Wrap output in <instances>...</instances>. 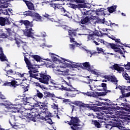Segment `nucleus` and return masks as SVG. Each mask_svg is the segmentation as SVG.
Returning a JSON list of instances; mask_svg holds the SVG:
<instances>
[{
    "mask_svg": "<svg viewBox=\"0 0 130 130\" xmlns=\"http://www.w3.org/2000/svg\"><path fill=\"white\" fill-rule=\"evenodd\" d=\"M90 18L92 20H95V19H96V17L91 16Z\"/></svg>",
    "mask_w": 130,
    "mask_h": 130,
    "instance_id": "bf43d9fd",
    "label": "nucleus"
},
{
    "mask_svg": "<svg viewBox=\"0 0 130 130\" xmlns=\"http://www.w3.org/2000/svg\"><path fill=\"white\" fill-rule=\"evenodd\" d=\"M96 50L98 52V53H103L106 55V54H110L109 53H104V50L102 48H97Z\"/></svg>",
    "mask_w": 130,
    "mask_h": 130,
    "instance_id": "c85d7f7f",
    "label": "nucleus"
},
{
    "mask_svg": "<svg viewBox=\"0 0 130 130\" xmlns=\"http://www.w3.org/2000/svg\"><path fill=\"white\" fill-rule=\"evenodd\" d=\"M93 12H94L98 16L105 15V13H104V8L98 9L96 10H93Z\"/></svg>",
    "mask_w": 130,
    "mask_h": 130,
    "instance_id": "6ab92c4d",
    "label": "nucleus"
},
{
    "mask_svg": "<svg viewBox=\"0 0 130 130\" xmlns=\"http://www.w3.org/2000/svg\"><path fill=\"white\" fill-rule=\"evenodd\" d=\"M0 25L5 26L6 25V19L4 18L0 17Z\"/></svg>",
    "mask_w": 130,
    "mask_h": 130,
    "instance_id": "f704fd0d",
    "label": "nucleus"
},
{
    "mask_svg": "<svg viewBox=\"0 0 130 130\" xmlns=\"http://www.w3.org/2000/svg\"><path fill=\"white\" fill-rule=\"evenodd\" d=\"M24 60L27 66L29 74H21V73H18L17 75L21 78V79H16V80H13L12 77H10L11 79V82H7L4 84V86H12L13 87H17L20 85L22 86V88L24 89V91H27L29 90V85L28 84L32 81V78L37 79L39 80L40 83H43V84H48V82L51 77L47 75L45 73H41L37 74L38 69H39L40 67L39 65H32L30 62V61L24 56Z\"/></svg>",
    "mask_w": 130,
    "mask_h": 130,
    "instance_id": "f03ea898",
    "label": "nucleus"
},
{
    "mask_svg": "<svg viewBox=\"0 0 130 130\" xmlns=\"http://www.w3.org/2000/svg\"><path fill=\"white\" fill-rule=\"evenodd\" d=\"M78 7L79 8H83L81 10V13L82 14V15H90V14H91V12L90 10H89L88 11L86 10V9L89 8H90V7H87V6L85 5H82V4H80L78 6Z\"/></svg>",
    "mask_w": 130,
    "mask_h": 130,
    "instance_id": "ddd939ff",
    "label": "nucleus"
},
{
    "mask_svg": "<svg viewBox=\"0 0 130 130\" xmlns=\"http://www.w3.org/2000/svg\"><path fill=\"white\" fill-rule=\"evenodd\" d=\"M113 68L114 70H116V71L119 72V73L123 71V68L122 67H119V66H118V64H115L114 65H113Z\"/></svg>",
    "mask_w": 130,
    "mask_h": 130,
    "instance_id": "393cba45",
    "label": "nucleus"
},
{
    "mask_svg": "<svg viewBox=\"0 0 130 130\" xmlns=\"http://www.w3.org/2000/svg\"><path fill=\"white\" fill-rule=\"evenodd\" d=\"M25 3L27 7H28V9H29V10H31L32 11H36V9H35V7H34V5L32 3L28 1H25Z\"/></svg>",
    "mask_w": 130,
    "mask_h": 130,
    "instance_id": "aec40b11",
    "label": "nucleus"
},
{
    "mask_svg": "<svg viewBox=\"0 0 130 130\" xmlns=\"http://www.w3.org/2000/svg\"><path fill=\"white\" fill-rule=\"evenodd\" d=\"M30 55H31V57H32V58H34V59H35V60H36L37 62H42L43 60H45V59H43V58H41L40 56H38L37 55H33L31 54H30Z\"/></svg>",
    "mask_w": 130,
    "mask_h": 130,
    "instance_id": "a211bd4d",
    "label": "nucleus"
},
{
    "mask_svg": "<svg viewBox=\"0 0 130 130\" xmlns=\"http://www.w3.org/2000/svg\"><path fill=\"white\" fill-rule=\"evenodd\" d=\"M69 33L70 35V42L71 43L73 42L76 45V46L80 47L82 46V44H79L75 41V39L73 38V36H76V30L73 29H69Z\"/></svg>",
    "mask_w": 130,
    "mask_h": 130,
    "instance_id": "9d476101",
    "label": "nucleus"
},
{
    "mask_svg": "<svg viewBox=\"0 0 130 130\" xmlns=\"http://www.w3.org/2000/svg\"><path fill=\"white\" fill-rule=\"evenodd\" d=\"M45 98L50 97V98H55V95L53 93H51L48 91L44 92Z\"/></svg>",
    "mask_w": 130,
    "mask_h": 130,
    "instance_id": "5701e85b",
    "label": "nucleus"
},
{
    "mask_svg": "<svg viewBox=\"0 0 130 130\" xmlns=\"http://www.w3.org/2000/svg\"><path fill=\"white\" fill-rule=\"evenodd\" d=\"M93 81H94V82H97V80H92V79H89V83L90 84L91 83H92V82H93Z\"/></svg>",
    "mask_w": 130,
    "mask_h": 130,
    "instance_id": "864d4df0",
    "label": "nucleus"
},
{
    "mask_svg": "<svg viewBox=\"0 0 130 130\" xmlns=\"http://www.w3.org/2000/svg\"><path fill=\"white\" fill-rule=\"evenodd\" d=\"M69 124L72 125V129H80V127H78L80 126V124H79V119L77 117H72L71 122L69 123Z\"/></svg>",
    "mask_w": 130,
    "mask_h": 130,
    "instance_id": "6e6552de",
    "label": "nucleus"
},
{
    "mask_svg": "<svg viewBox=\"0 0 130 130\" xmlns=\"http://www.w3.org/2000/svg\"><path fill=\"white\" fill-rule=\"evenodd\" d=\"M63 13H67V11L64 9H62V14H63Z\"/></svg>",
    "mask_w": 130,
    "mask_h": 130,
    "instance_id": "e2e57ef3",
    "label": "nucleus"
},
{
    "mask_svg": "<svg viewBox=\"0 0 130 130\" xmlns=\"http://www.w3.org/2000/svg\"><path fill=\"white\" fill-rule=\"evenodd\" d=\"M108 38H111L112 40H114L117 43L121 44V43H120V39H116L115 37H114L113 36H108Z\"/></svg>",
    "mask_w": 130,
    "mask_h": 130,
    "instance_id": "cd10ccee",
    "label": "nucleus"
},
{
    "mask_svg": "<svg viewBox=\"0 0 130 130\" xmlns=\"http://www.w3.org/2000/svg\"><path fill=\"white\" fill-rule=\"evenodd\" d=\"M68 80H71V77H68Z\"/></svg>",
    "mask_w": 130,
    "mask_h": 130,
    "instance_id": "338daca9",
    "label": "nucleus"
},
{
    "mask_svg": "<svg viewBox=\"0 0 130 130\" xmlns=\"http://www.w3.org/2000/svg\"><path fill=\"white\" fill-rule=\"evenodd\" d=\"M62 27H63V28H64L65 29H67V30H69V27H68L67 26H63Z\"/></svg>",
    "mask_w": 130,
    "mask_h": 130,
    "instance_id": "052dcab7",
    "label": "nucleus"
},
{
    "mask_svg": "<svg viewBox=\"0 0 130 130\" xmlns=\"http://www.w3.org/2000/svg\"><path fill=\"white\" fill-rule=\"evenodd\" d=\"M82 66H83L84 68H86V70L90 73H91V74H93L96 76H101V73L98 72L96 70H94L92 67H91L89 62H85L82 63Z\"/></svg>",
    "mask_w": 130,
    "mask_h": 130,
    "instance_id": "423d86ee",
    "label": "nucleus"
},
{
    "mask_svg": "<svg viewBox=\"0 0 130 130\" xmlns=\"http://www.w3.org/2000/svg\"><path fill=\"white\" fill-rule=\"evenodd\" d=\"M103 23H104V24H105L107 26H110L111 25V27H112L113 26H117V25L115 24V23H111L110 21H104Z\"/></svg>",
    "mask_w": 130,
    "mask_h": 130,
    "instance_id": "7c9ffc66",
    "label": "nucleus"
},
{
    "mask_svg": "<svg viewBox=\"0 0 130 130\" xmlns=\"http://www.w3.org/2000/svg\"><path fill=\"white\" fill-rule=\"evenodd\" d=\"M1 8H7L8 7V4L7 3H2V4L0 5Z\"/></svg>",
    "mask_w": 130,
    "mask_h": 130,
    "instance_id": "c03bdc74",
    "label": "nucleus"
},
{
    "mask_svg": "<svg viewBox=\"0 0 130 130\" xmlns=\"http://www.w3.org/2000/svg\"><path fill=\"white\" fill-rule=\"evenodd\" d=\"M15 40L16 41L17 45H18V47L21 46V45L22 46H23V45H26V43H24L22 42V41L20 40V37H18V38H16Z\"/></svg>",
    "mask_w": 130,
    "mask_h": 130,
    "instance_id": "a878e982",
    "label": "nucleus"
},
{
    "mask_svg": "<svg viewBox=\"0 0 130 130\" xmlns=\"http://www.w3.org/2000/svg\"><path fill=\"white\" fill-rule=\"evenodd\" d=\"M70 7L72 8V9H76V8H78V6L74 4H71Z\"/></svg>",
    "mask_w": 130,
    "mask_h": 130,
    "instance_id": "de8ad7c7",
    "label": "nucleus"
},
{
    "mask_svg": "<svg viewBox=\"0 0 130 130\" xmlns=\"http://www.w3.org/2000/svg\"><path fill=\"white\" fill-rule=\"evenodd\" d=\"M94 43H95V45H99V44L96 42V41H93Z\"/></svg>",
    "mask_w": 130,
    "mask_h": 130,
    "instance_id": "680f3d73",
    "label": "nucleus"
},
{
    "mask_svg": "<svg viewBox=\"0 0 130 130\" xmlns=\"http://www.w3.org/2000/svg\"><path fill=\"white\" fill-rule=\"evenodd\" d=\"M46 46L49 48L52 47V45H47Z\"/></svg>",
    "mask_w": 130,
    "mask_h": 130,
    "instance_id": "0e129e2a",
    "label": "nucleus"
},
{
    "mask_svg": "<svg viewBox=\"0 0 130 130\" xmlns=\"http://www.w3.org/2000/svg\"><path fill=\"white\" fill-rule=\"evenodd\" d=\"M102 87L103 88L104 91L106 92H100L94 91L90 93H88V96H92V97H98V96H105L106 93L109 91V90H107V88L106 87V84L103 83L102 84Z\"/></svg>",
    "mask_w": 130,
    "mask_h": 130,
    "instance_id": "39448f33",
    "label": "nucleus"
},
{
    "mask_svg": "<svg viewBox=\"0 0 130 130\" xmlns=\"http://www.w3.org/2000/svg\"><path fill=\"white\" fill-rule=\"evenodd\" d=\"M94 36H101V32L95 30L94 32L89 30V39H93Z\"/></svg>",
    "mask_w": 130,
    "mask_h": 130,
    "instance_id": "dca6fc26",
    "label": "nucleus"
},
{
    "mask_svg": "<svg viewBox=\"0 0 130 130\" xmlns=\"http://www.w3.org/2000/svg\"><path fill=\"white\" fill-rule=\"evenodd\" d=\"M63 102L69 103V105H70L71 108L72 109V111H74L75 107H75V106L72 105V104L76 105V106H82V102L79 101L72 102L70 100L65 99L63 101Z\"/></svg>",
    "mask_w": 130,
    "mask_h": 130,
    "instance_id": "1a4fd4ad",
    "label": "nucleus"
},
{
    "mask_svg": "<svg viewBox=\"0 0 130 130\" xmlns=\"http://www.w3.org/2000/svg\"><path fill=\"white\" fill-rule=\"evenodd\" d=\"M50 83L52 84V85H54V81H52L50 82Z\"/></svg>",
    "mask_w": 130,
    "mask_h": 130,
    "instance_id": "69168bd1",
    "label": "nucleus"
},
{
    "mask_svg": "<svg viewBox=\"0 0 130 130\" xmlns=\"http://www.w3.org/2000/svg\"><path fill=\"white\" fill-rule=\"evenodd\" d=\"M35 85H36L37 87H40V88H41V89H45L46 90H47V88L43 86L40 85V84L39 83H35Z\"/></svg>",
    "mask_w": 130,
    "mask_h": 130,
    "instance_id": "ea45409f",
    "label": "nucleus"
},
{
    "mask_svg": "<svg viewBox=\"0 0 130 130\" xmlns=\"http://www.w3.org/2000/svg\"><path fill=\"white\" fill-rule=\"evenodd\" d=\"M77 3H79L80 4H84L85 3V0H76Z\"/></svg>",
    "mask_w": 130,
    "mask_h": 130,
    "instance_id": "09e8293b",
    "label": "nucleus"
},
{
    "mask_svg": "<svg viewBox=\"0 0 130 130\" xmlns=\"http://www.w3.org/2000/svg\"><path fill=\"white\" fill-rule=\"evenodd\" d=\"M9 13H12L13 12V10L11 9H8L6 10V11H4L3 12V13L5 14V15H8V14H9Z\"/></svg>",
    "mask_w": 130,
    "mask_h": 130,
    "instance_id": "a19ab883",
    "label": "nucleus"
},
{
    "mask_svg": "<svg viewBox=\"0 0 130 130\" xmlns=\"http://www.w3.org/2000/svg\"><path fill=\"white\" fill-rule=\"evenodd\" d=\"M107 79L108 80V81H110L114 84H117V82H118L116 78H115L114 76L107 77Z\"/></svg>",
    "mask_w": 130,
    "mask_h": 130,
    "instance_id": "b1692460",
    "label": "nucleus"
},
{
    "mask_svg": "<svg viewBox=\"0 0 130 130\" xmlns=\"http://www.w3.org/2000/svg\"><path fill=\"white\" fill-rule=\"evenodd\" d=\"M65 97H75L76 96V94H71L69 92H67L65 94H64Z\"/></svg>",
    "mask_w": 130,
    "mask_h": 130,
    "instance_id": "58836bf2",
    "label": "nucleus"
},
{
    "mask_svg": "<svg viewBox=\"0 0 130 130\" xmlns=\"http://www.w3.org/2000/svg\"><path fill=\"white\" fill-rule=\"evenodd\" d=\"M104 101H107V102L106 103H102V104H104V105H110V104H109L110 103V101H109L108 99H106V100H103ZM102 103L101 102H95V104H86L85 106H86V107H89V108H91V109H92V110H94V109H95V108H96V107L94 106V105H97L98 106H101V105H102Z\"/></svg>",
    "mask_w": 130,
    "mask_h": 130,
    "instance_id": "0eeeda50",
    "label": "nucleus"
},
{
    "mask_svg": "<svg viewBox=\"0 0 130 130\" xmlns=\"http://www.w3.org/2000/svg\"><path fill=\"white\" fill-rule=\"evenodd\" d=\"M98 41L101 43H103V44H106L108 48H111L114 50L115 52L117 53H120V54H123L124 52V49L122 48V46L119 45H116L113 43H107L106 42L104 41L103 40H98Z\"/></svg>",
    "mask_w": 130,
    "mask_h": 130,
    "instance_id": "20e7f679",
    "label": "nucleus"
},
{
    "mask_svg": "<svg viewBox=\"0 0 130 130\" xmlns=\"http://www.w3.org/2000/svg\"><path fill=\"white\" fill-rule=\"evenodd\" d=\"M116 89H119L121 90L122 95H123V90H126L127 92H130V86H119L117 87Z\"/></svg>",
    "mask_w": 130,
    "mask_h": 130,
    "instance_id": "412c9836",
    "label": "nucleus"
},
{
    "mask_svg": "<svg viewBox=\"0 0 130 130\" xmlns=\"http://www.w3.org/2000/svg\"><path fill=\"white\" fill-rule=\"evenodd\" d=\"M63 16H67V14H62Z\"/></svg>",
    "mask_w": 130,
    "mask_h": 130,
    "instance_id": "774afa93",
    "label": "nucleus"
},
{
    "mask_svg": "<svg viewBox=\"0 0 130 130\" xmlns=\"http://www.w3.org/2000/svg\"><path fill=\"white\" fill-rule=\"evenodd\" d=\"M106 128H108V129H111V128H112V126H111V125L107 124L106 125Z\"/></svg>",
    "mask_w": 130,
    "mask_h": 130,
    "instance_id": "3c124183",
    "label": "nucleus"
},
{
    "mask_svg": "<svg viewBox=\"0 0 130 130\" xmlns=\"http://www.w3.org/2000/svg\"><path fill=\"white\" fill-rule=\"evenodd\" d=\"M89 21H90V19L88 17H87L82 19L81 22V24H86V23H88Z\"/></svg>",
    "mask_w": 130,
    "mask_h": 130,
    "instance_id": "2f4dec72",
    "label": "nucleus"
},
{
    "mask_svg": "<svg viewBox=\"0 0 130 130\" xmlns=\"http://www.w3.org/2000/svg\"><path fill=\"white\" fill-rule=\"evenodd\" d=\"M37 95H38V97H39V98H43V94L42 93H41V92H39V91L38 90H37Z\"/></svg>",
    "mask_w": 130,
    "mask_h": 130,
    "instance_id": "a18cd8bd",
    "label": "nucleus"
},
{
    "mask_svg": "<svg viewBox=\"0 0 130 130\" xmlns=\"http://www.w3.org/2000/svg\"><path fill=\"white\" fill-rule=\"evenodd\" d=\"M43 17H45V18H48V19H49V20H50L52 22H53L54 21V19H53V18H51L50 16L48 15V14L43 15Z\"/></svg>",
    "mask_w": 130,
    "mask_h": 130,
    "instance_id": "79ce46f5",
    "label": "nucleus"
},
{
    "mask_svg": "<svg viewBox=\"0 0 130 130\" xmlns=\"http://www.w3.org/2000/svg\"><path fill=\"white\" fill-rule=\"evenodd\" d=\"M130 113V108L126 110H123L121 111L119 114V118L124 119L125 120H127V114Z\"/></svg>",
    "mask_w": 130,
    "mask_h": 130,
    "instance_id": "f8f14e48",
    "label": "nucleus"
},
{
    "mask_svg": "<svg viewBox=\"0 0 130 130\" xmlns=\"http://www.w3.org/2000/svg\"><path fill=\"white\" fill-rule=\"evenodd\" d=\"M28 16H30V17H32V18H34L35 20L36 21H41L42 19V17L36 12H29L28 14Z\"/></svg>",
    "mask_w": 130,
    "mask_h": 130,
    "instance_id": "4468645a",
    "label": "nucleus"
},
{
    "mask_svg": "<svg viewBox=\"0 0 130 130\" xmlns=\"http://www.w3.org/2000/svg\"><path fill=\"white\" fill-rule=\"evenodd\" d=\"M123 95H124V97H130V92Z\"/></svg>",
    "mask_w": 130,
    "mask_h": 130,
    "instance_id": "8fccbe9b",
    "label": "nucleus"
},
{
    "mask_svg": "<svg viewBox=\"0 0 130 130\" xmlns=\"http://www.w3.org/2000/svg\"><path fill=\"white\" fill-rule=\"evenodd\" d=\"M24 33L26 36L27 37H31V38H35L34 32H33V30L32 28H29L28 29H25Z\"/></svg>",
    "mask_w": 130,
    "mask_h": 130,
    "instance_id": "f3484780",
    "label": "nucleus"
},
{
    "mask_svg": "<svg viewBox=\"0 0 130 130\" xmlns=\"http://www.w3.org/2000/svg\"><path fill=\"white\" fill-rule=\"evenodd\" d=\"M89 87L90 88V90H92V91H97V90H99V91H102V88H101V89H98V88H96V89H95V88H97V86H92V85H89Z\"/></svg>",
    "mask_w": 130,
    "mask_h": 130,
    "instance_id": "473e14b6",
    "label": "nucleus"
},
{
    "mask_svg": "<svg viewBox=\"0 0 130 130\" xmlns=\"http://www.w3.org/2000/svg\"><path fill=\"white\" fill-rule=\"evenodd\" d=\"M0 59L1 61H5L8 60L7 57H6V56L4 54V53H3V49L2 48H0Z\"/></svg>",
    "mask_w": 130,
    "mask_h": 130,
    "instance_id": "4be33fe9",
    "label": "nucleus"
},
{
    "mask_svg": "<svg viewBox=\"0 0 130 130\" xmlns=\"http://www.w3.org/2000/svg\"><path fill=\"white\" fill-rule=\"evenodd\" d=\"M120 121H118L116 122H114L113 123V126H115V127H118L119 129L123 130L124 129V125H123L122 123V120H119ZM121 121V122H120Z\"/></svg>",
    "mask_w": 130,
    "mask_h": 130,
    "instance_id": "2eb2a0df",
    "label": "nucleus"
},
{
    "mask_svg": "<svg viewBox=\"0 0 130 130\" xmlns=\"http://www.w3.org/2000/svg\"><path fill=\"white\" fill-rule=\"evenodd\" d=\"M13 74L14 72H13V70H10L7 71L6 76H8L9 77V76H12V75H13Z\"/></svg>",
    "mask_w": 130,
    "mask_h": 130,
    "instance_id": "37998d69",
    "label": "nucleus"
},
{
    "mask_svg": "<svg viewBox=\"0 0 130 130\" xmlns=\"http://www.w3.org/2000/svg\"><path fill=\"white\" fill-rule=\"evenodd\" d=\"M52 7L54 8V9H61V5L60 4H53Z\"/></svg>",
    "mask_w": 130,
    "mask_h": 130,
    "instance_id": "c9c22d12",
    "label": "nucleus"
},
{
    "mask_svg": "<svg viewBox=\"0 0 130 130\" xmlns=\"http://www.w3.org/2000/svg\"><path fill=\"white\" fill-rule=\"evenodd\" d=\"M109 13H113L116 10V6H112L108 8Z\"/></svg>",
    "mask_w": 130,
    "mask_h": 130,
    "instance_id": "c756f323",
    "label": "nucleus"
},
{
    "mask_svg": "<svg viewBox=\"0 0 130 130\" xmlns=\"http://www.w3.org/2000/svg\"><path fill=\"white\" fill-rule=\"evenodd\" d=\"M64 83H65V84H67L68 86H61L62 90L68 91V92H75V91H78L77 88L73 87L71 83L67 82L66 81H64Z\"/></svg>",
    "mask_w": 130,
    "mask_h": 130,
    "instance_id": "9b49d317",
    "label": "nucleus"
},
{
    "mask_svg": "<svg viewBox=\"0 0 130 130\" xmlns=\"http://www.w3.org/2000/svg\"><path fill=\"white\" fill-rule=\"evenodd\" d=\"M69 46H70V48L71 49H75V45H70Z\"/></svg>",
    "mask_w": 130,
    "mask_h": 130,
    "instance_id": "603ef678",
    "label": "nucleus"
},
{
    "mask_svg": "<svg viewBox=\"0 0 130 130\" xmlns=\"http://www.w3.org/2000/svg\"><path fill=\"white\" fill-rule=\"evenodd\" d=\"M92 124H94L96 127L98 128H100L101 127V125L99 123V122H97L96 120H92Z\"/></svg>",
    "mask_w": 130,
    "mask_h": 130,
    "instance_id": "72a5a7b5",
    "label": "nucleus"
},
{
    "mask_svg": "<svg viewBox=\"0 0 130 130\" xmlns=\"http://www.w3.org/2000/svg\"><path fill=\"white\" fill-rule=\"evenodd\" d=\"M123 77L127 81H130V77L128 76V75L126 73H123L122 74Z\"/></svg>",
    "mask_w": 130,
    "mask_h": 130,
    "instance_id": "4c0bfd02",
    "label": "nucleus"
},
{
    "mask_svg": "<svg viewBox=\"0 0 130 130\" xmlns=\"http://www.w3.org/2000/svg\"><path fill=\"white\" fill-rule=\"evenodd\" d=\"M0 98H1V99H5V96H4V95L2 94V93L0 92Z\"/></svg>",
    "mask_w": 130,
    "mask_h": 130,
    "instance_id": "6e6d98bb",
    "label": "nucleus"
},
{
    "mask_svg": "<svg viewBox=\"0 0 130 130\" xmlns=\"http://www.w3.org/2000/svg\"><path fill=\"white\" fill-rule=\"evenodd\" d=\"M7 38V35H3L2 36H0V38Z\"/></svg>",
    "mask_w": 130,
    "mask_h": 130,
    "instance_id": "4d7b16f0",
    "label": "nucleus"
},
{
    "mask_svg": "<svg viewBox=\"0 0 130 130\" xmlns=\"http://www.w3.org/2000/svg\"><path fill=\"white\" fill-rule=\"evenodd\" d=\"M13 127L15 128V129H18V128H19V127L17 125H13Z\"/></svg>",
    "mask_w": 130,
    "mask_h": 130,
    "instance_id": "5fc2aeb1",
    "label": "nucleus"
},
{
    "mask_svg": "<svg viewBox=\"0 0 130 130\" xmlns=\"http://www.w3.org/2000/svg\"><path fill=\"white\" fill-rule=\"evenodd\" d=\"M52 108H53V109H57V107L58 106L57 105H56L55 104H53L51 105Z\"/></svg>",
    "mask_w": 130,
    "mask_h": 130,
    "instance_id": "49530a36",
    "label": "nucleus"
},
{
    "mask_svg": "<svg viewBox=\"0 0 130 130\" xmlns=\"http://www.w3.org/2000/svg\"><path fill=\"white\" fill-rule=\"evenodd\" d=\"M80 48L81 49H83V50H86V51H87V52H89V53H90L91 55L92 54H96V52H92L90 51H88V50H87L86 47L85 46L81 47Z\"/></svg>",
    "mask_w": 130,
    "mask_h": 130,
    "instance_id": "e433bc0d",
    "label": "nucleus"
},
{
    "mask_svg": "<svg viewBox=\"0 0 130 130\" xmlns=\"http://www.w3.org/2000/svg\"><path fill=\"white\" fill-rule=\"evenodd\" d=\"M108 109V110H110V109H108L107 107H104L103 108V110H107Z\"/></svg>",
    "mask_w": 130,
    "mask_h": 130,
    "instance_id": "13d9d810",
    "label": "nucleus"
},
{
    "mask_svg": "<svg viewBox=\"0 0 130 130\" xmlns=\"http://www.w3.org/2000/svg\"><path fill=\"white\" fill-rule=\"evenodd\" d=\"M20 104L21 105H16L11 104V103H6L5 104H2V105H8L9 108L12 109L11 112H19L20 111H19V110L22 109L23 105H26V107L28 108V110L32 109V111H34V109H32V107H34V106L39 107L41 111L43 112L42 115H46V117L41 116L33 112H31V114L25 113L23 115L24 116L29 118L30 120H32V121L34 122L36 121L38 118H40V119H42V120H46L49 124H52L53 123L51 119L49 118L51 116V113L47 111V106L45 104L40 102H37L34 98H24L23 101L21 102Z\"/></svg>",
    "mask_w": 130,
    "mask_h": 130,
    "instance_id": "f257e3e1",
    "label": "nucleus"
},
{
    "mask_svg": "<svg viewBox=\"0 0 130 130\" xmlns=\"http://www.w3.org/2000/svg\"><path fill=\"white\" fill-rule=\"evenodd\" d=\"M53 63L52 65H47V68H53V72L56 75H62V76H70V71L69 69L64 70L67 68H71L72 69H76L77 68H82V63L74 62L70 60L60 58V59H57L54 54L50 53Z\"/></svg>",
    "mask_w": 130,
    "mask_h": 130,
    "instance_id": "7ed1b4c3",
    "label": "nucleus"
},
{
    "mask_svg": "<svg viewBox=\"0 0 130 130\" xmlns=\"http://www.w3.org/2000/svg\"><path fill=\"white\" fill-rule=\"evenodd\" d=\"M21 22H22L24 25H25V26H26V27H32L33 26L32 23L29 22V21L28 20L21 21Z\"/></svg>",
    "mask_w": 130,
    "mask_h": 130,
    "instance_id": "bb28decb",
    "label": "nucleus"
}]
</instances>
